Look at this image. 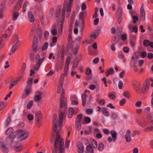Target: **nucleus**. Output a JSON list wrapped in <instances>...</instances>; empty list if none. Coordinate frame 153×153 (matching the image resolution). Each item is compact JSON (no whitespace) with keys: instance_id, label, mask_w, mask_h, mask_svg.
Masks as SVG:
<instances>
[{"instance_id":"nucleus-14","label":"nucleus","mask_w":153,"mask_h":153,"mask_svg":"<svg viewBox=\"0 0 153 153\" xmlns=\"http://www.w3.org/2000/svg\"><path fill=\"white\" fill-rule=\"evenodd\" d=\"M140 15L142 18L145 19V13L144 8V4H142L140 9Z\"/></svg>"},{"instance_id":"nucleus-16","label":"nucleus","mask_w":153,"mask_h":153,"mask_svg":"<svg viewBox=\"0 0 153 153\" xmlns=\"http://www.w3.org/2000/svg\"><path fill=\"white\" fill-rule=\"evenodd\" d=\"M87 95L85 93H83L82 94V105L83 106H85V103L86 102V97Z\"/></svg>"},{"instance_id":"nucleus-25","label":"nucleus","mask_w":153,"mask_h":153,"mask_svg":"<svg viewBox=\"0 0 153 153\" xmlns=\"http://www.w3.org/2000/svg\"><path fill=\"white\" fill-rule=\"evenodd\" d=\"M114 71L113 68H110L105 73L106 76L107 77L108 76L110 75H112L114 74Z\"/></svg>"},{"instance_id":"nucleus-64","label":"nucleus","mask_w":153,"mask_h":153,"mask_svg":"<svg viewBox=\"0 0 153 153\" xmlns=\"http://www.w3.org/2000/svg\"><path fill=\"white\" fill-rule=\"evenodd\" d=\"M86 150L87 151H90V150H93V149L92 148L91 145L90 144L87 146Z\"/></svg>"},{"instance_id":"nucleus-39","label":"nucleus","mask_w":153,"mask_h":153,"mask_svg":"<svg viewBox=\"0 0 153 153\" xmlns=\"http://www.w3.org/2000/svg\"><path fill=\"white\" fill-rule=\"evenodd\" d=\"M1 149H2V152L4 153H7L9 151L8 148L6 147L5 145Z\"/></svg>"},{"instance_id":"nucleus-62","label":"nucleus","mask_w":153,"mask_h":153,"mask_svg":"<svg viewBox=\"0 0 153 153\" xmlns=\"http://www.w3.org/2000/svg\"><path fill=\"white\" fill-rule=\"evenodd\" d=\"M64 79V77L62 76H61L59 82V83L60 85H63Z\"/></svg>"},{"instance_id":"nucleus-8","label":"nucleus","mask_w":153,"mask_h":153,"mask_svg":"<svg viewBox=\"0 0 153 153\" xmlns=\"http://www.w3.org/2000/svg\"><path fill=\"white\" fill-rule=\"evenodd\" d=\"M67 109L65 108L63 111L60 109L59 111V120H63V117H65L66 115Z\"/></svg>"},{"instance_id":"nucleus-21","label":"nucleus","mask_w":153,"mask_h":153,"mask_svg":"<svg viewBox=\"0 0 153 153\" xmlns=\"http://www.w3.org/2000/svg\"><path fill=\"white\" fill-rule=\"evenodd\" d=\"M13 29V26H10L7 28L6 31V33L7 34L9 37L10 36L11 34Z\"/></svg>"},{"instance_id":"nucleus-3","label":"nucleus","mask_w":153,"mask_h":153,"mask_svg":"<svg viewBox=\"0 0 153 153\" xmlns=\"http://www.w3.org/2000/svg\"><path fill=\"white\" fill-rule=\"evenodd\" d=\"M65 90L63 89L62 90V92L61 94L60 101V108H62L64 107H66L67 104L66 98L65 97Z\"/></svg>"},{"instance_id":"nucleus-43","label":"nucleus","mask_w":153,"mask_h":153,"mask_svg":"<svg viewBox=\"0 0 153 153\" xmlns=\"http://www.w3.org/2000/svg\"><path fill=\"white\" fill-rule=\"evenodd\" d=\"M61 12V9L60 8H58L56 10V17L58 18L60 16V14Z\"/></svg>"},{"instance_id":"nucleus-7","label":"nucleus","mask_w":153,"mask_h":153,"mask_svg":"<svg viewBox=\"0 0 153 153\" xmlns=\"http://www.w3.org/2000/svg\"><path fill=\"white\" fill-rule=\"evenodd\" d=\"M73 0H68V3L67 4V11L66 16L67 18H68L70 16L71 7H72Z\"/></svg>"},{"instance_id":"nucleus-19","label":"nucleus","mask_w":153,"mask_h":153,"mask_svg":"<svg viewBox=\"0 0 153 153\" xmlns=\"http://www.w3.org/2000/svg\"><path fill=\"white\" fill-rule=\"evenodd\" d=\"M139 57L137 55L135 56H132L131 57V62H133V65H136L138 61V59Z\"/></svg>"},{"instance_id":"nucleus-46","label":"nucleus","mask_w":153,"mask_h":153,"mask_svg":"<svg viewBox=\"0 0 153 153\" xmlns=\"http://www.w3.org/2000/svg\"><path fill=\"white\" fill-rule=\"evenodd\" d=\"M33 104V101L30 100L29 101L27 105V108L28 109H30L32 107Z\"/></svg>"},{"instance_id":"nucleus-18","label":"nucleus","mask_w":153,"mask_h":153,"mask_svg":"<svg viewBox=\"0 0 153 153\" xmlns=\"http://www.w3.org/2000/svg\"><path fill=\"white\" fill-rule=\"evenodd\" d=\"M78 147L79 148L78 152L79 153H82L84 152V147L82 143H79L78 146Z\"/></svg>"},{"instance_id":"nucleus-61","label":"nucleus","mask_w":153,"mask_h":153,"mask_svg":"<svg viewBox=\"0 0 153 153\" xmlns=\"http://www.w3.org/2000/svg\"><path fill=\"white\" fill-rule=\"evenodd\" d=\"M131 31L134 32L135 33H137L138 31L137 27L136 26L133 27L132 30H131Z\"/></svg>"},{"instance_id":"nucleus-33","label":"nucleus","mask_w":153,"mask_h":153,"mask_svg":"<svg viewBox=\"0 0 153 153\" xmlns=\"http://www.w3.org/2000/svg\"><path fill=\"white\" fill-rule=\"evenodd\" d=\"M29 4L28 2L27 1H25L23 6L22 11L25 12L26 10V8L27 6Z\"/></svg>"},{"instance_id":"nucleus-27","label":"nucleus","mask_w":153,"mask_h":153,"mask_svg":"<svg viewBox=\"0 0 153 153\" xmlns=\"http://www.w3.org/2000/svg\"><path fill=\"white\" fill-rule=\"evenodd\" d=\"M11 117L10 116H9L7 117L5 122V125L6 127L7 126L10 124L11 121Z\"/></svg>"},{"instance_id":"nucleus-15","label":"nucleus","mask_w":153,"mask_h":153,"mask_svg":"<svg viewBox=\"0 0 153 153\" xmlns=\"http://www.w3.org/2000/svg\"><path fill=\"white\" fill-rule=\"evenodd\" d=\"M28 18L30 22H33L35 21V18L32 13L30 11L28 13Z\"/></svg>"},{"instance_id":"nucleus-28","label":"nucleus","mask_w":153,"mask_h":153,"mask_svg":"<svg viewBox=\"0 0 153 153\" xmlns=\"http://www.w3.org/2000/svg\"><path fill=\"white\" fill-rule=\"evenodd\" d=\"M57 124H53L52 126V131L53 132H56V136L57 135V132L58 131H59V133H59V130H58L57 131ZM57 137V136L56 137Z\"/></svg>"},{"instance_id":"nucleus-47","label":"nucleus","mask_w":153,"mask_h":153,"mask_svg":"<svg viewBox=\"0 0 153 153\" xmlns=\"http://www.w3.org/2000/svg\"><path fill=\"white\" fill-rule=\"evenodd\" d=\"M17 82L16 81V80H14L10 83V86L9 87V89H11L13 88L15 85H16Z\"/></svg>"},{"instance_id":"nucleus-24","label":"nucleus","mask_w":153,"mask_h":153,"mask_svg":"<svg viewBox=\"0 0 153 153\" xmlns=\"http://www.w3.org/2000/svg\"><path fill=\"white\" fill-rule=\"evenodd\" d=\"M58 116L56 113H55L53 114V124H57V123L58 122Z\"/></svg>"},{"instance_id":"nucleus-49","label":"nucleus","mask_w":153,"mask_h":153,"mask_svg":"<svg viewBox=\"0 0 153 153\" xmlns=\"http://www.w3.org/2000/svg\"><path fill=\"white\" fill-rule=\"evenodd\" d=\"M61 22V24L60 25V27L59 28L58 31V33L59 34H61L63 30V22Z\"/></svg>"},{"instance_id":"nucleus-41","label":"nucleus","mask_w":153,"mask_h":153,"mask_svg":"<svg viewBox=\"0 0 153 153\" xmlns=\"http://www.w3.org/2000/svg\"><path fill=\"white\" fill-rule=\"evenodd\" d=\"M145 130L146 131L153 132V126L147 127L145 128Z\"/></svg>"},{"instance_id":"nucleus-40","label":"nucleus","mask_w":153,"mask_h":153,"mask_svg":"<svg viewBox=\"0 0 153 153\" xmlns=\"http://www.w3.org/2000/svg\"><path fill=\"white\" fill-rule=\"evenodd\" d=\"M48 46V42H45L43 45L42 48V51L46 50Z\"/></svg>"},{"instance_id":"nucleus-2","label":"nucleus","mask_w":153,"mask_h":153,"mask_svg":"<svg viewBox=\"0 0 153 153\" xmlns=\"http://www.w3.org/2000/svg\"><path fill=\"white\" fill-rule=\"evenodd\" d=\"M13 39H15V41L13 42L14 43L16 41L15 44L13 45L11 49L9 52V54L10 55H12L18 48V46L19 45V41L18 39V36L17 35H15L13 37Z\"/></svg>"},{"instance_id":"nucleus-10","label":"nucleus","mask_w":153,"mask_h":153,"mask_svg":"<svg viewBox=\"0 0 153 153\" xmlns=\"http://www.w3.org/2000/svg\"><path fill=\"white\" fill-rule=\"evenodd\" d=\"M119 35H116L111 38V43L114 45L117 44L120 39V37L119 36Z\"/></svg>"},{"instance_id":"nucleus-29","label":"nucleus","mask_w":153,"mask_h":153,"mask_svg":"<svg viewBox=\"0 0 153 153\" xmlns=\"http://www.w3.org/2000/svg\"><path fill=\"white\" fill-rule=\"evenodd\" d=\"M147 119L149 120H150L151 123H153V113H149L147 116Z\"/></svg>"},{"instance_id":"nucleus-50","label":"nucleus","mask_w":153,"mask_h":153,"mask_svg":"<svg viewBox=\"0 0 153 153\" xmlns=\"http://www.w3.org/2000/svg\"><path fill=\"white\" fill-rule=\"evenodd\" d=\"M126 100L125 99H123L119 102L120 105L123 106L126 103Z\"/></svg>"},{"instance_id":"nucleus-54","label":"nucleus","mask_w":153,"mask_h":153,"mask_svg":"<svg viewBox=\"0 0 153 153\" xmlns=\"http://www.w3.org/2000/svg\"><path fill=\"white\" fill-rule=\"evenodd\" d=\"M23 148V146L20 145L16 147L15 149V151L16 152H18L20 151Z\"/></svg>"},{"instance_id":"nucleus-45","label":"nucleus","mask_w":153,"mask_h":153,"mask_svg":"<svg viewBox=\"0 0 153 153\" xmlns=\"http://www.w3.org/2000/svg\"><path fill=\"white\" fill-rule=\"evenodd\" d=\"M26 66V64L25 63H24L21 70V72L22 74H23L25 72Z\"/></svg>"},{"instance_id":"nucleus-53","label":"nucleus","mask_w":153,"mask_h":153,"mask_svg":"<svg viewBox=\"0 0 153 153\" xmlns=\"http://www.w3.org/2000/svg\"><path fill=\"white\" fill-rule=\"evenodd\" d=\"M118 116L117 114L113 113L112 114L111 116V118L113 120L116 119L117 117Z\"/></svg>"},{"instance_id":"nucleus-36","label":"nucleus","mask_w":153,"mask_h":153,"mask_svg":"<svg viewBox=\"0 0 153 153\" xmlns=\"http://www.w3.org/2000/svg\"><path fill=\"white\" fill-rule=\"evenodd\" d=\"M91 143L94 148H97V142L94 139H92Z\"/></svg>"},{"instance_id":"nucleus-48","label":"nucleus","mask_w":153,"mask_h":153,"mask_svg":"<svg viewBox=\"0 0 153 153\" xmlns=\"http://www.w3.org/2000/svg\"><path fill=\"white\" fill-rule=\"evenodd\" d=\"M37 33L38 36L39 37H42V31L41 27H39L38 28V31H37Z\"/></svg>"},{"instance_id":"nucleus-1","label":"nucleus","mask_w":153,"mask_h":153,"mask_svg":"<svg viewBox=\"0 0 153 153\" xmlns=\"http://www.w3.org/2000/svg\"><path fill=\"white\" fill-rule=\"evenodd\" d=\"M15 133V135H9L4 141L6 144L9 145L11 148L16 147L19 142L25 140L29 135V133L26 131L22 130H18Z\"/></svg>"},{"instance_id":"nucleus-11","label":"nucleus","mask_w":153,"mask_h":153,"mask_svg":"<svg viewBox=\"0 0 153 153\" xmlns=\"http://www.w3.org/2000/svg\"><path fill=\"white\" fill-rule=\"evenodd\" d=\"M131 131L130 130H128L126 131V134L125 135V138L126 141L127 143L130 142L131 140Z\"/></svg>"},{"instance_id":"nucleus-55","label":"nucleus","mask_w":153,"mask_h":153,"mask_svg":"<svg viewBox=\"0 0 153 153\" xmlns=\"http://www.w3.org/2000/svg\"><path fill=\"white\" fill-rule=\"evenodd\" d=\"M71 59V58L70 56H68L67 57V58L65 61V65H69L70 61Z\"/></svg>"},{"instance_id":"nucleus-42","label":"nucleus","mask_w":153,"mask_h":153,"mask_svg":"<svg viewBox=\"0 0 153 153\" xmlns=\"http://www.w3.org/2000/svg\"><path fill=\"white\" fill-rule=\"evenodd\" d=\"M41 96L40 95H37L35 96L34 100L35 101H39L41 99Z\"/></svg>"},{"instance_id":"nucleus-13","label":"nucleus","mask_w":153,"mask_h":153,"mask_svg":"<svg viewBox=\"0 0 153 153\" xmlns=\"http://www.w3.org/2000/svg\"><path fill=\"white\" fill-rule=\"evenodd\" d=\"M42 117V114L41 112L40 111L37 112L35 116V121H39V120H41Z\"/></svg>"},{"instance_id":"nucleus-63","label":"nucleus","mask_w":153,"mask_h":153,"mask_svg":"<svg viewBox=\"0 0 153 153\" xmlns=\"http://www.w3.org/2000/svg\"><path fill=\"white\" fill-rule=\"evenodd\" d=\"M33 116L31 114H29L27 116V119L29 121L32 120L33 119Z\"/></svg>"},{"instance_id":"nucleus-51","label":"nucleus","mask_w":153,"mask_h":153,"mask_svg":"<svg viewBox=\"0 0 153 153\" xmlns=\"http://www.w3.org/2000/svg\"><path fill=\"white\" fill-rule=\"evenodd\" d=\"M149 41L148 40L145 39L143 41V45L145 47H148L149 45Z\"/></svg>"},{"instance_id":"nucleus-5","label":"nucleus","mask_w":153,"mask_h":153,"mask_svg":"<svg viewBox=\"0 0 153 153\" xmlns=\"http://www.w3.org/2000/svg\"><path fill=\"white\" fill-rule=\"evenodd\" d=\"M57 133V137H56L54 142V149L52 150V153H57V151L59 149V147L57 146V144L59 142L60 136L59 131H58Z\"/></svg>"},{"instance_id":"nucleus-44","label":"nucleus","mask_w":153,"mask_h":153,"mask_svg":"<svg viewBox=\"0 0 153 153\" xmlns=\"http://www.w3.org/2000/svg\"><path fill=\"white\" fill-rule=\"evenodd\" d=\"M138 123L140 126L142 127H145L147 125V123L146 121L139 122L138 121Z\"/></svg>"},{"instance_id":"nucleus-31","label":"nucleus","mask_w":153,"mask_h":153,"mask_svg":"<svg viewBox=\"0 0 153 153\" xmlns=\"http://www.w3.org/2000/svg\"><path fill=\"white\" fill-rule=\"evenodd\" d=\"M76 63H74L73 64V66L72 67V70L73 71H75V69L77 68L78 67V65L79 64V60H76Z\"/></svg>"},{"instance_id":"nucleus-34","label":"nucleus","mask_w":153,"mask_h":153,"mask_svg":"<svg viewBox=\"0 0 153 153\" xmlns=\"http://www.w3.org/2000/svg\"><path fill=\"white\" fill-rule=\"evenodd\" d=\"M104 146L101 142H100L98 147V149L100 151H102L104 149Z\"/></svg>"},{"instance_id":"nucleus-26","label":"nucleus","mask_w":153,"mask_h":153,"mask_svg":"<svg viewBox=\"0 0 153 153\" xmlns=\"http://www.w3.org/2000/svg\"><path fill=\"white\" fill-rule=\"evenodd\" d=\"M19 15V13L18 12H13V14L12 20L13 21H16Z\"/></svg>"},{"instance_id":"nucleus-12","label":"nucleus","mask_w":153,"mask_h":153,"mask_svg":"<svg viewBox=\"0 0 153 153\" xmlns=\"http://www.w3.org/2000/svg\"><path fill=\"white\" fill-rule=\"evenodd\" d=\"M38 45V40L36 39L35 41L34 40L33 41V44L32 45V50L33 53H36L37 49V46Z\"/></svg>"},{"instance_id":"nucleus-56","label":"nucleus","mask_w":153,"mask_h":153,"mask_svg":"<svg viewBox=\"0 0 153 153\" xmlns=\"http://www.w3.org/2000/svg\"><path fill=\"white\" fill-rule=\"evenodd\" d=\"M123 96L127 98L130 97V93L128 91H125L124 92L123 94Z\"/></svg>"},{"instance_id":"nucleus-60","label":"nucleus","mask_w":153,"mask_h":153,"mask_svg":"<svg viewBox=\"0 0 153 153\" xmlns=\"http://www.w3.org/2000/svg\"><path fill=\"white\" fill-rule=\"evenodd\" d=\"M93 112V110L90 108L87 109L86 111V113L88 114H91Z\"/></svg>"},{"instance_id":"nucleus-52","label":"nucleus","mask_w":153,"mask_h":153,"mask_svg":"<svg viewBox=\"0 0 153 153\" xmlns=\"http://www.w3.org/2000/svg\"><path fill=\"white\" fill-rule=\"evenodd\" d=\"M122 10L121 9H118L117 11V13L116 14V16H122Z\"/></svg>"},{"instance_id":"nucleus-30","label":"nucleus","mask_w":153,"mask_h":153,"mask_svg":"<svg viewBox=\"0 0 153 153\" xmlns=\"http://www.w3.org/2000/svg\"><path fill=\"white\" fill-rule=\"evenodd\" d=\"M13 131V128L12 127H10L6 131L5 134L6 135H8L9 134H11Z\"/></svg>"},{"instance_id":"nucleus-35","label":"nucleus","mask_w":153,"mask_h":153,"mask_svg":"<svg viewBox=\"0 0 153 153\" xmlns=\"http://www.w3.org/2000/svg\"><path fill=\"white\" fill-rule=\"evenodd\" d=\"M33 82V78L29 79L28 82L27 86V88L29 89H30L32 86V84Z\"/></svg>"},{"instance_id":"nucleus-57","label":"nucleus","mask_w":153,"mask_h":153,"mask_svg":"<svg viewBox=\"0 0 153 153\" xmlns=\"http://www.w3.org/2000/svg\"><path fill=\"white\" fill-rule=\"evenodd\" d=\"M101 27H98L97 29H96L95 31L94 32V33L97 35H99V34L101 32Z\"/></svg>"},{"instance_id":"nucleus-20","label":"nucleus","mask_w":153,"mask_h":153,"mask_svg":"<svg viewBox=\"0 0 153 153\" xmlns=\"http://www.w3.org/2000/svg\"><path fill=\"white\" fill-rule=\"evenodd\" d=\"M110 133L113 138V140L114 141H116V137L117 135V132H116L114 130H111L110 131Z\"/></svg>"},{"instance_id":"nucleus-37","label":"nucleus","mask_w":153,"mask_h":153,"mask_svg":"<svg viewBox=\"0 0 153 153\" xmlns=\"http://www.w3.org/2000/svg\"><path fill=\"white\" fill-rule=\"evenodd\" d=\"M76 12L75 11H74L73 12L71 16L70 22H74V21L75 18Z\"/></svg>"},{"instance_id":"nucleus-22","label":"nucleus","mask_w":153,"mask_h":153,"mask_svg":"<svg viewBox=\"0 0 153 153\" xmlns=\"http://www.w3.org/2000/svg\"><path fill=\"white\" fill-rule=\"evenodd\" d=\"M101 112L105 116L108 117L109 115V112L107 111V109L106 107H103L102 108Z\"/></svg>"},{"instance_id":"nucleus-9","label":"nucleus","mask_w":153,"mask_h":153,"mask_svg":"<svg viewBox=\"0 0 153 153\" xmlns=\"http://www.w3.org/2000/svg\"><path fill=\"white\" fill-rule=\"evenodd\" d=\"M23 0H19L18 1L16 5L14 7L13 12H17L20 9L21 7Z\"/></svg>"},{"instance_id":"nucleus-38","label":"nucleus","mask_w":153,"mask_h":153,"mask_svg":"<svg viewBox=\"0 0 153 153\" xmlns=\"http://www.w3.org/2000/svg\"><path fill=\"white\" fill-rule=\"evenodd\" d=\"M65 8H64L62 9V15L61 16L62 21L61 22H63L64 19L65 17Z\"/></svg>"},{"instance_id":"nucleus-58","label":"nucleus","mask_w":153,"mask_h":153,"mask_svg":"<svg viewBox=\"0 0 153 153\" xmlns=\"http://www.w3.org/2000/svg\"><path fill=\"white\" fill-rule=\"evenodd\" d=\"M127 35L126 34H123L121 36V39L123 41H125L127 39Z\"/></svg>"},{"instance_id":"nucleus-6","label":"nucleus","mask_w":153,"mask_h":153,"mask_svg":"<svg viewBox=\"0 0 153 153\" xmlns=\"http://www.w3.org/2000/svg\"><path fill=\"white\" fill-rule=\"evenodd\" d=\"M82 114L78 115L76 117L75 120V125L77 129H79L81 128L82 124Z\"/></svg>"},{"instance_id":"nucleus-23","label":"nucleus","mask_w":153,"mask_h":153,"mask_svg":"<svg viewBox=\"0 0 153 153\" xmlns=\"http://www.w3.org/2000/svg\"><path fill=\"white\" fill-rule=\"evenodd\" d=\"M60 139L59 140V142L57 144V146H59V148H63L64 147V139L63 138H61L60 140Z\"/></svg>"},{"instance_id":"nucleus-17","label":"nucleus","mask_w":153,"mask_h":153,"mask_svg":"<svg viewBox=\"0 0 153 153\" xmlns=\"http://www.w3.org/2000/svg\"><path fill=\"white\" fill-rule=\"evenodd\" d=\"M79 18L82 21V23L81 26L83 28L84 25V14L83 13L81 12L79 14Z\"/></svg>"},{"instance_id":"nucleus-59","label":"nucleus","mask_w":153,"mask_h":153,"mask_svg":"<svg viewBox=\"0 0 153 153\" xmlns=\"http://www.w3.org/2000/svg\"><path fill=\"white\" fill-rule=\"evenodd\" d=\"M132 18L133 20V22L135 24L136 22V21H137L138 19V17L137 16H132Z\"/></svg>"},{"instance_id":"nucleus-4","label":"nucleus","mask_w":153,"mask_h":153,"mask_svg":"<svg viewBox=\"0 0 153 153\" xmlns=\"http://www.w3.org/2000/svg\"><path fill=\"white\" fill-rule=\"evenodd\" d=\"M150 85V81L149 79H147L145 80V82L143 85L142 91L143 93L145 94L148 92Z\"/></svg>"},{"instance_id":"nucleus-32","label":"nucleus","mask_w":153,"mask_h":153,"mask_svg":"<svg viewBox=\"0 0 153 153\" xmlns=\"http://www.w3.org/2000/svg\"><path fill=\"white\" fill-rule=\"evenodd\" d=\"M6 102H4L1 101L0 102V111L3 109H4L5 106Z\"/></svg>"}]
</instances>
